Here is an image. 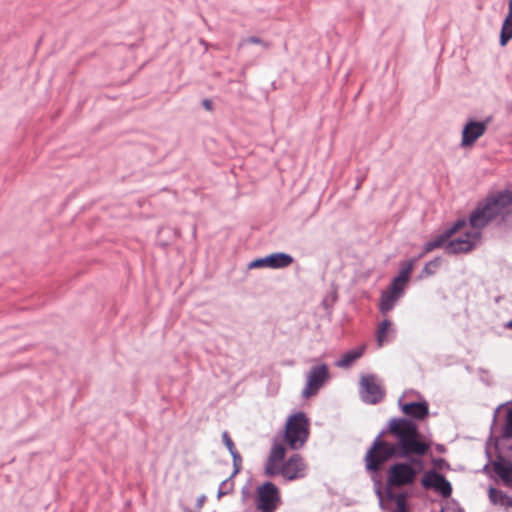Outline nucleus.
Segmentation results:
<instances>
[{"mask_svg":"<svg viewBox=\"0 0 512 512\" xmlns=\"http://www.w3.org/2000/svg\"><path fill=\"white\" fill-rule=\"evenodd\" d=\"M495 474L506 486L512 487V462L502 455H498L492 462Z\"/></svg>","mask_w":512,"mask_h":512,"instance_id":"ddd939ff","label":"nucleus"},{"mask_svg":"<svg viewBox=\"0 0 512 512\" xmlns=\"http://www.w3.org/2000/svg\"><path fill=\"white\" fill-rule=\"evenodd\" d=\"M505 327L512 329V319L505 325Z\"/></svg>","mask_w":512,"mask_h":512,"instance_id":"79ce46f5","label":"nucleus"},{"mask_svg":"<svg viewBox=\"0 0 512 512\" xmlns=\"http://www.w3.org/2000/svg\"><path fill=\"white\" fill-rule=\"evenodd\" d=\"M207 497L205 494H202L198 497L196 504H195V510L201 512V509L204 506V503L206 501Z\"/></svg>","mask_w":512,"mask_h":512,"instance_id":"e433bc0d","label":"nucleus"},{"mask_svg":"<svg viewBox=\"0 0 512 512\" xmlns=\"http://www.w3.org/2000/svg\"><path fill=\"white\" fill-rule=\"evenodd\" d=\"M447 512H464L463 508L455 499H449L444 507Z\"/></svg>","mask_w":512,"mask_h":512,"instance_id":"72a5a7b5","label":"nucleus"},{"mask_svg":"<svg viewBox=\"0 0 512 512\" xmlns=\"http://www.w3.org/2000/svg\"><path fill=\"white\" fill-rule=\"evenodd\" d=\"M488 121L470 119L463 127L461 147L472 146L487 130Z\"/></svg>","mask_w":512,"mask_h":512,"instance_id":"9d476101","label":"nucleus"},{"mask_svg":"<svg viewBox=\"0 0 512 512\" xmlns=\"http://www.w3.org/2000/svg\"><path fill=\"white\" fill-rule=\"evenodd\" d=\"M309 437V419L304 412L288 417L285 425L284 440L291 449L301 448Z\"/></svg>","mask_w":512,"mask_h":512,"instance_id":"7ed1b4c3","label":"nucleus"},{"mask_svg":"<svg viewBox=\"0 0 512 512\" xmlns=\"http://www.w3.org/2000/svg\"><path fill=\"white\" fill-rule=\"evenodd\" d=\"M230 455L232 457L233 462V472L231 474V477H235L237 474L240 473L242 469V457L240 453L237 451V449L233 450V452H230Z\"/></svg>","mask_w":512,"mask_h":512,"instance_id":"cd10ccee","label":"nucleus"},{"mask_svg":"<svg viewBox=\"0 0 512 512\" xmlns=\"http://www.w3.org/2000/svg\"><path fill=\"white\" fill-rule=\"evenodd\" d=\"M264 472L268 477L283 475V463L279 461H271L270 458H267Z\"/></svg>","mask_w":512,"mask_h":512,"instance_id":"5701e85b","label":"nucleus"},{"mask_svg":"<svg viewBox=\"0 0 512 512\" xmlns=\"http://www.w3.org/2000/svg\"><path fill=\"white\" fill-rule=\"evenodd\" d=\"M366 177H367V170H365L363 172H359V175L356 178V185L354 187V190H359L361 188Z\"/></svg>","mask_w":512,"mask_h":512,"instance_id":"c9c22d12","label":"nucleus"},{"mask_svg":"<svg viewBox=\"0 0 512 512\" xmlns=\"http://www.w3.org/2000/svg\"><path fill=\"white\" fill-rule=\"evenodd\" d=\"M386 489L401 488L413 485L416 481L414 471L410 465L404 461H395L386 471Z\"/></svg>","mask_w":512,"mask_h":512,"instance_id":"20e7f679","label":"nucleus"},{"mask_svg":"<svg viewBox=\"0 0 512 512\" xmlns=\"http://www.w3.org/2000/svg\"><path fill=\"white\" fill-rule=\"evenodd\" d=\"M501 435L504 439L512 438V407L509 408L506 413L505 422L502 427Z\"/></svg>","mask_w":512,"mask_h":512,"instance_id":"bb28decb","label":"nucleus"},{"mask_svg":"<svg viewBox=\"0 0 512 512\" xmlns=\"http://www.w3.org/2000/svg\"><path fill=\"white\" fill-rule=\"evenodd\" d=\"M306 464L303 457L295 453L283 462V478L287 481H293L305 476Z\"/></svg>","mask_w":512,"mask_h":512,"instance_id":"9b49d317","label":"nucleus"},{"mask_svg":"<svg viewBox=\"0 0 512 512\" xmlns=\"http://www.w3.org/2000/svg\"><path fill=\"white\" fill-rule=\"evenodd\" d=\"M448 234L444 231L436 236L433 240L428 241L424 244L422 252L417 256L419 259L422 258L425 254L445 246V243L449 240Z\"/></svg>","mask_w":512,"mask_h":512,"instance_id":"6ab92c4d","label":"nucleus"},{"mask_svg":"<svg viewBox=\"0 0 512 512\" xmlns=\"http://www.w3.org/2000/svg\"><path fill=\"white\" fill-rule=\"evenodd\" d=\"M418 257H414L410 260L404 261L400 264L399 273L397 275L398 280H403L404 282L408 283L410 280V275L413 271L414 264L416 261H418Z\"/></svg>","mask_w":512,"mask_h":512,"instance_id":"412c9836","label":"nucleus"},{"mask_svg":"<svg viewBox=\"0 0 512 512\" xmlns=\"http://www.w3.org/2000/svg\"><path fill=\"white\" fill-rule=\"evenodd\" d=\"M376 494H377V496H378V497H379V499H380V506L383 508V497H382V491H381V489H380V488H378V489L376 490Z\"/></svg>","mask_w":512,"mask_h":512,"instance_id":"ea45409f","label":"nucleus"},{"mask_svg":"<svg viewBox=\"0 0 512 512\" xmlns=\"http://www.w3.org/2000/svg\"><path fill=\"white\" fill-rule=\"evenodd\" d=\"M263 267L269 268L268 255H266L265 257L256 258L248 264L249 269L263 268Z\"/></svg>","mask_w":512,"mask_h":512,"instance_id":"7c9ffc66","label":"nucleus"},{"mask_svg":"<svg viewBox=\"0 0 512 512\" xmlns=\"http://www.w3.org/2000/svg\"><path fill=\"white\" fill-rule=\"evenodd\" d=\"M365 347H358L356 349L350 350L343 354L341 359L336 362V366L340 368H348L350 367L356 360H358L364 354Z\"/></svg>","mask_w":512,"mask_h":512,"instance_id":"f3484780","label":"nucleus"},{"mask_svg":"<svg viewBox=\"0 0 512 512\" xmlns=\"http://www.w3.org/2000/svg\"><path fill=\"white\" fill-rule=\"evenodd\" d=\"M402 295L394 294L393 291L387 289L386 291H383L380 297V303H379V310L383 315H386L388 312H390L398 299Z\"/></svg>","mask_w":512,"mask_h":512,"instance_id":"dca6fc26","label":"nucleus"},{"mask_svg":"<svg viewBox=\"0 0 512 512\" xmlns=\"http://www.w3.org/2000/svg\"><path fill=\"white\" fill-rule=\"evenodd\" d=\"M401 411L405 414L407 419H411L415 423L416 421H422L429 415V404L427 401L419 402H406L403 403L400 399L398 402Z\"/></svg>","mask_w":512,"mask_h":512,"instance_id":"f8f14e48","label":"nucleus"},{"mask_svg":"<svg viewBox=\"0 0 512 512\" xmlns=\"http://www.w3.org/2000/svg\"><path fill=\"white\" fill-rule=\"evenodd\" d=\"M281 503L280 491L278 487L266 481L256 490V507L260 512H275Z\"/></svg>","mask_w":512,"mask_h":512,"instance_id":"39448f33","label":"nucleus"},{"mask_svg":"<svg viewBox=\"0 0 512 512\" xmlns=\"http://www.w3.org/2000/svg\"><path fill=\"white\" fill-rule=\"evenodd\" d=\"M234 490V481L233 477L231 475L223 480L219 486L218 492H217V498L220 499L221 497L228 495L232 493Z\"/></svg>","mask_w":512,"mask_h":512,"instance_id":"a878e982","label":"nucleus"},{"mask_svg":"<svg viewBox=\"0 0 512 512\" xmlns=\"http://www.w3.org/2000/svg\"><path fill=\"white\" fill-rule=\"evenodd\" d=\"M431 441L417 423L407 418H391L374 438L364 456L365 470L377 475L390 460H406L416 478L424 469L423 457L430 454Z\"/></svg>","mask_w":512,"mask_h":512,"instance_id":"f257e3e1","label":"nucleus"},{"mask_svg":"<svg viewBox=\"0 0 512 512\" xmlns=\"http://www.w3.org/2000/svg\"><path fill=\"white\" fill-rule=\"evenodd\" d=\"M243 43H249V44H259L262 45L265 49H269L271 47V43L264 41L263 39L257 37V36H250L246 38Z\"/></svg>","mask_w":512,"mask_h":512,"instance_id":"473e14b6","label":"nucleus"},{"mask_svg":"<svg viewBox=\"0 0 512 512\" xmlns=\"http://www.w3.org/2000/svg\"><path fill=\"white\" fill-rule=\"evenodd\" d=\"M329 378V370L326 364L312 366L307 376L306 386L302 391L303 397H310L319 391Z\"/></svg>","mask_w":512,"mask_h":512,"instance_id":"0eeeda50","label":"nucleus"},{"mask_svg":"<svg viewBox=\"0 0 512 512\" xmlns=\"http://www.w3.org/2000/svg\"><path fill=\"white\" fill-rule=\"evenodd\" d=\"M480 235V230H476L473 232H466L465 238L459 237L450 240L449 242L447 241V244L444 246L446 254L455 255L470 252L475 247L474 240L479 238Z\"/></svg>","mask_w":512,"mask_h":512,"instance_id":"1a4fd4ad","label":"nucleus"},{"mask_svg":"<svg viewBox=\"0 0 512 512\" xmlns=\"http://www.w3.org/2000/svg\"><path fill=\"white\" fill-rule=\"evenodd\" d=\"M285 454H286V448H285L284 444L276 442L272 445V448H271L268 458H270L271 461H279V462L283 463V462H285L284 461Z\"/></svg>","mask_w":512,"mask_h":512,"instance_id":"b1692460","label":"nucleus"},{"mask_svg":"<svg viewBox=\"0 0 512 512\" xmlns=\"http://www.w3.org/2000/svg\"><path fill=\"white\" fill-rule=\"evenodd\" d=\"M406 284L407 283L404 282L403 280L399 281L398 277L396 276L391 281L388 289L393 291L394 294L403 295Z\"/></svg>","mask_w":512,"mask_h":512,"instance_id":"c756f323","label":"nucleus"},{"mask_svg":"<svg viewBox=\"0 0 512 512\" xmlns=\"http://www.w3.org/2000/svg\"><path fill=\"white\" fill-rule=\"evenodd\" d=\"M490 223H495L500 228H512L511 189L489 192L471 211L469 224L473 229L481 230Z\"/></svg>","mask_w":512,"mask_h":512,"instance_id":"f03ea898","label":"nucleus"},{"mask_svg":"<svg viewBox=\"0 0 512 512\" xmlns=\"http://www.w3.org/2000/svg\"><path fill=\"white\" fill-rule=\"evenodd\" d=\"M489 498L493 504H499L506 508L512 507V497L507 495L500 489L490 487L489 489Z\"/></svg>","mask_w":512,"mask_h":512,"instance_id":"aec40b11","label":"nucleus"},{"mask_svg":"<svg viewBox=\"0 0 512 512\" xmlns=\"http://www.w3.org/2000/svg\"><path fill=\"white\" fill-rule=\"evenodd\" d=\"M435 449L438 453L446 452V447L443 444H436Z\"/></svg>","mask_w":512,"mask_h":512,"instance_id":"58836bf2","label":"nucleus"},{"mask_svg":"<svg viewBox=\"0 0 512 512\" xmlns=\"http://www.w3.org/2000/svg\"><path fill=\"white\" fill-rule=\"evenodd\" d=\"M222 440H223L224 445L228 449L229 453L233 452V450L236 449L235 444L227 431H224L222 433Z\"/></svg>","mask_w":512,"mask_h":512,"instance_id":"f704fd0d","label":"nucleus"},{"mask_svg":"<svg viewBox=\"0 0 512 512\" xmlns=\"http://www.w3.org/2000/svg\"><path fill=\"white\" fill-rule=\"evenodd\" d=\"M386 496L396 504V509L393 512H410L406 502L409 496L407 492L396 494L392 489H386Z\"/></svg>","mask_w":512,"mask_h":512,"instance_id":"a211bd4d","label":"nucleus"},{"mask_svg":"<svg viewBox=\"0 0 512 512\" xmlns=\"http://www.w3.org/2000/svg\"><path fill=\"white\" fill-rule=\"evenodd\" d=\"M362 399L369 404H378L385 397V391L376 383V376L373 374L364 375L360 381Z\"/></svg>","mask_w":512,"mask_h":512,"instance_id":"6e6552de","label":"nucleus"},{"mask_svg":"<svg viewBox=\"0 0 512 512\" xmlns=\"http://www.w3.org/2000/svg\"><path fill=\"white\" fill-rule=\"evenodd\" d=\"M392 322L389 319H384L377 329V343L382 346L386 340L387 331L391 328Z\"/></svg>","mask_w":512,"mask_h":512,"instance_id":"393cba45","label":"nucleus"},{"mask_svg":"<svg viewBox=\"0 0 512 512\" xmlns=\"http://www.w3.org/2000/svg\"><path fill=\"white\" fill-rule=\"evenodd\" d=\"M467 225V221L465 218L457 219L453 225L447 229L444 230L445 233L448 234V237L451 238L455 233L460 231L462 228H464Z\"/></svg>","mask_w":512,"mask_h":512,"instance_id":"c85d7f7f","label":"nucleus"},{"mask_svg":"<svg viewBox=\"0 0 512 512\" xmlns=\"http://www.w3.org/2000/svg\"><path fill=\"white\" fill-rule=\"evenodd\" d=\"M441 264L442 258L440 256H437L434 259L430 260L429 262L425 263L421 273L419 274V278L432 276L433 274H435V272L441 266Z\"/></svg>","mask_w":512,"mask_h":512,"instance_id":"4be33fe9","label":"nucleus"},{"mask_svg":"<svg viewBox=\"0 0 512 512\" xmlns=\"http://www.w3.org/2000/svg\"><path fill=\"white\" fill-rule=\"evenodd\" d=\"M269 268L281 269L290 266L294 262V258L285 252H275L268 255Z\"/></svg>","mask_w":512,"mask_h":512,"instance_id":"2eb2a0df","label":"nucleus"},{"mask_svg":"<svg viewBox=\"0 0 512 512\" xmlns=\"http://www.w3.org/2000/svg\"><path fill=\"white\" fill-rule=\"evenodd\" d=\"M202 106L205 108V110L207 111H213L214 107H213V102L211 99H203L202 101Z\"/></svg>","mask_w":512,"mask_h":512,"instance_id":"4c0bfd02","label":"nucleus"},{"mask_svg":"<svg viewBox=\"0 0 512 512\" xmlns=\"http://www.w3.org/2000/svg\"><path fill=\"white\" fill-rule=\"evenodd\" d=\"M182 510H183V512H199V511H196V510L192 511L188 506H183Z\"/></svg>","mask_w":512,"mask_h":512,"instance_id":"a19ab883","label":"nucleus"},{"mask_svg":"<svg viewBox=\"0 0 512 512\" xmlns=\"http://www.w3.org/2000/svg\"><path fill=\"white\" fill-rule=\"evenodd\" d=\"M431 463L434 466V469L436 470H450L451 466L447 460L444 458H433L431 460Z\"/></svg>","mask_w":512,"mask_h":512,"instance_id":"2f4dec72","label":"nucleus"},{"mask_svg":"<svg viewBox=\"0 0 512 512\" xmlns=\"http://www.w3.org/2000/svg\"><path fill=\"white\" fill-rule=\"evenodd\" d=\"M512 39V0L508 2V13L502 23L499 44L501 47H505L508 42Z\"/></svg>","mask_w":512,"mask_h":512,"instance_id":"4468645a","label":"nucleus"},{"mask_svg":"<svg viewBox=\"0 0 512 512\" xmlns=\"http://www.w3.org/2000/svg\"><path fill=\"white\" fill-rule=\"evenodd\" d=\"M420 484L425 490H434L443 498H450L453 491L451 483L436 469L424 472Z\"/></svg>","mask_w":512,"mask_h":512,"instance_id":"423d86ee","label":"nucleus"}]
</instances>
